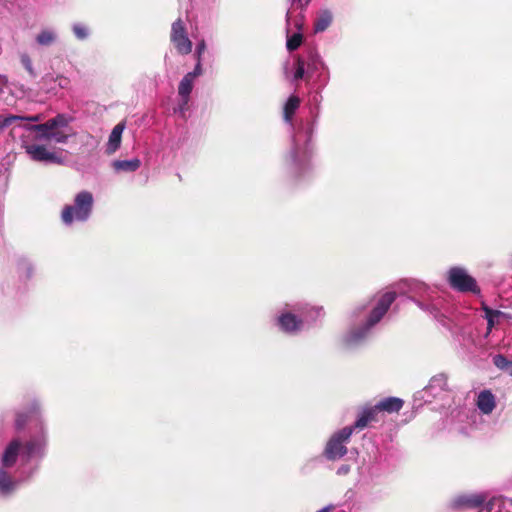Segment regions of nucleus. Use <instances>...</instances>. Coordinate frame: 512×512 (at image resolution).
Here are the masks:
<instances>
[{"label":"nucleus","instance_id":"f257e3e1","mask_svg":"<svg viewBox=\"0 0 512 512\" xmlns=\"http://www.w3.org/2000/svg\"><path fill=\"white\" fill-rule=\"evenodd\" d=\"M70 118L59 114L56 117L37 125H25L24 128L36 132V141H54L55 143H66L73 134L69 128Z\"/></svg>","mask_w":512,"mask_h":512},{"label":"nucleus","instance_id":"f03ea898","mask_svg":"<svg viewBox=\"0 0 512 512\" xmlns=\"http://www.w3.org/2000/svg\"><path fill=\"white\" fill-rule=\"evenodd\" d=\"M45 445L46 441L44 435H40L31 439L24 446L21 445L19 440H12L3 452L1 458V467H12L16 463L17 458L20 454L26 460L42 456L44 453Z\"/></svg>","mask_w":512,"mask_h":512},{"label":"nucleus","instance_id":"7ed1b4c3","mask_svg":"<svg viewBox=\"0 0 512 512\" xmlns=\"http://www.w3.org/2000/svg\"><path fill=\"white\" fill-rule=\"evenodd\" d=\"M395 299L396 293L392 291H388L381 295L365 325L357 331H351L347 336V342L349 344H355L362 340L367 335L368 331L382 319Z\"/></svg>","mask_w":512,"mask_h":512},{"label":"nucleus","instance_id":"20e7f679","mask_svg":"<svg viewBox=\"0 0 512 512\" xmlns=\"http://www.w3.org/2000/svg\"><path fill=\"white\" fill-rule=\"evenodd\" d=\"M93 195L88 191L79 192L74 199L73 205H67L62 211V220L70 225L74 221H86L92 211Z\"/></svg>","mask_w":512,"mask_h":512},{"label":"nucleus","instance_id":"39448f33","mask_svg":"<svg viewBox=\"0 0 512 512\" xmlns=\"http://www.w3.org/2000/svg\"><path fill=\"white\" fill-rule=\"evenodd\" d=\"M23 148L34 161L50 164H63L65 162L63 150H51L45 145L30 144L24 140Z\"/></svg>","mask_w":512,"mask_h":512},{"label":"nucleus","instance_id":"423d86ee","mask_svg":"<svg viewBox=\"0 0 512 512\" xmlns=\"http://www.w3.org/2000/svg\"><path fill=\"white\" fill-rule=\"evenodd\" d=\"M352 433L353 427H345L330 438L325 449L328 459L336 460L347 453L345 443L349 441Z\"/></svg>","mask_w":512,"mask_h":512},{"label":"nucleus","instance_id":"0eeeda50","mask_svg":"<svg viewBox=\"0 0 512 512\" xmlns=\"http://www.w3.org/2000/svg\"><path fill=\"white\" fill-rule=\"evenodd\" d=\"M301 319H298L294 314L287 312L283 313L278 318V325L280 328L288 333L296 332L302 329L304 321L309 320L308 314L311 312L315 313L316 317H320L322 315L321 308H311L309 311L306 308L299 309Z\"/></svg>","mask_w":512,"mask_h":512},{"label":"nucleus","instance_id":"6e6552de","mask_svg":"<svg viewBox=\"0 0 512 512\" xmlns=\"http://www.w3.org/2000/svg\"><path fill=\"white\" fill-rule=\"evenodd\" d=\"M411 291L417 295V298H412V300L418 305V307L436 317L439 311L440 302L432 298V289L424 283H415Z\"/></svg>","mask_w":512,"mask_h":512},{"label":"nucleus","instance_id":"1a4fd4ad","mask_svg":"<svg viewBox=\"0 0 512 512\" xmlns=\"http://www.w3.org/2000/svg\"><path fill=\"white\" fill-rule=\"evenodd\" d=\"M202 74V65L200 61L197 62L194 70L192 72H188L179 83L178 86V95L181 99V102L177 108V111L184 115L187 109L188 102L190 100V94L192 92L194 82L198 76Z\"/></svg>","mask_w":512,"mask_h":512},{"label":"nucleus","instance_id":"9d476101","mask_svg":"<svg viewBox=\"0 0 512 512\" xmlns=\"http://www.w3.org/2000/svg\"><path fill=\"white\" fill-rule=\"evenodd\" d=\"M311 133V127L307 126L304 132L299 131L293 136L291 159L294 164H300L308 157L310 153L309 142Z\"/></svg>","mask_w":512,"mask_h":512},{"label":"nucleus","instance_id":"9b49d317","mask_svg":"<svg viewBox=\"0 0 512 512\" xmlns=\"http://www.w3.org/2000/svg\"><path fill=\"white\" fill-rule=\"evenodd\" d=\"M449 283L450 285L459 291L466 292H478L477 284L474 278H472L466 270L454 267L449 271Z\"/></svg>","mask_w":512,"mask_h":512},{"label":"nucleus","instance_id":"f8f14e48","mask_svg":"<svg viewBox=\"0 0 512 512\" xmlns=\"http://www.w3.org/2000/svg\"><path fill=\"white\" fill-rule=\"evenodd\" d=\"M171 41L180 54H189L192 51V42L189 40L184 24L177 19L171 28Z\"/></svg>","mask_w":512,"mask_h":512},{"label":"nucleus","instance_id":"ddd939ff","mask_svg":"<svg viewBox=\"0 0 512 512\" xmlns=\"http://www.w3.org/2000/svg\"><path fill=\"white\" fill-rule=\"evenodd\" d=\"M476 406L482 414L489 415L496 407V397L490 390H482L478 393Z\"/></svg>","mask_w":512,"mask_h":512},{"label":"nucleus","instance_id":"4468645a","mask_svg":"<svg viewBox=\"0 0 512 512\" xmlns=\"http://www.w3.org/2000/svg\"><path fill=\"white\" fill-rule=\"evenodd\" d=\"M19 485V481L14 479L6 468L0 467V496H10Z\"/></svg>","mask_w":512,"mask_h":512},{"label":"nucleus","instance_id":"2eb2a0df","mask_svg":"<svg viewBox=\"0 0 512 512\" xmlns=\"http://www.w3.org/2000/svg\"><path fill=\"white\" fill-rule=\"evenodd\" d=\"M125 129V123H118L111 131L108 142L106 144V153L108 155L114 154L121 145L122 134Z\"/></svg>","mask_w":512,"mask_h":512},{"label":"nucleus","instance_id":"dca6fc26","mask_svg":"<svg viewBox=\"0 0 512 512\" xmlns=\"http://www.w3.org/2000/svg\"><path fill=\"white\" fill-rule=\"evenodd\" d=\"M485 502V497L480 494L462 495L455 498L453 505L455 507L477 508Z\"/></svg>","mask_w":512,"mask_h":512},{"label":"nucleus","instance_id":"f3484780","mask_svg":"<svg viewBox=\"0 0 512 512\" xmlns=\"http://www.w3.org/2000/svg\"><path fill=\"white\" fill-rule=\"evenodd\" d=\"M141 166V161L138 158L130 160H115L112 162V167L116 172H134Z\"/></svg>","mask_w":512,"mask_h":512},{"label":"nucleus","instance_id":"a211bd4d","mask_svg":"<svg viewBox=\"0 0 512 512\" xmlns=\"http://www.w3.org/2000/svg\"><path fill=\"white\" fill-rule=\"evenodd\" d=\"M403 406V400L397 397H388L377 403V408L380 411L389 413L398 412Z\"/></svg>","mask_w":512,"mask_h":512},{"label":"nucleus","instance_id":"6ab92c4d","mask_svg":"<svg viewBox=\"0 0 512 512\" xmlns=\"http://www.w3.org/2000/svg\"><path fill=\"white\" fill-rule=\"evenodd\" d=\"M378 411H380V410L377 408V404L372 408L363 410L361 415L359 416V418L356 420V422L353 426V429L354 428L362 429V428L366 427L370 421L375 419Z\"/></svg>","mask_w":512,"mask_h":512},{"label":"nucleus","instance_id":"aec40b11","mask_svg":"<svg viewBox=\"0 0 512 512\" xmlns=\"http://www.w3.org/2000/svg\"><path fill=\"white\" fill-rule=\"evenodd\" d=\"M307 74H312L324 68V63L321 60L318 53L314 50H310L307 55Z\"/></svg>","mask_w":512,"mask_h":512},{"label":"nucleus","instance_id":"412c9836","mask_svg":"<svg viewBox=\"0 0 512 512\" xmlns=\"http://www.w3.org/2000/svg\"><path fill=\"white\" fill-rule=\"evenodd\" d=\"M57 40V32L53 29H43L36 36V42L41 46H50Z\"/></svg>","mask_w":512,"mask_h":512},{"label":"nucleus","instance_id":"4be33fe9","mask_svg":"<svg viewBox=\"0 0 512 512\" xmlns=\"http://www.w3.org/2000/svg\"><path fill=\"white\" fill-rule=\"evenodd\" d=\"M300 105V99L292 95L287 100L285 106H284V120L291 124L292 123V116L295 113V111L298 109Z\"/></svg>","mask_w":512,"mask_h":512},{"label":"nucleus","instance_id":"5701e85b","mask_svg":"<svg viewBox=\"0 0 512 512\" xmlns=\"http://www.w3.org/2000/svg\"><path fill=\"white\" fill-rule=\"evenodd\" d=\"M295 27L298 29V31L293 33L292 35H287L286 46L289 51L296 50L302 43V34L300 32L302 28V23L300 21H296Z\"/></svg>","mask_w":512,"mask_h":512},{"label":"nucleus","instance_id":"b1692460","mask_svg":"<svg viewBox=\"0 0 512 512\" xmlns=\"http://www.w3.org/2000/svg\"><path fill=\"white\" fill-rule=\"evenodd\" d=\"M447 388V377L444 374H438L431 378L428 386L426 387L427 391L431 393H435L436 391H443Z\"/></svg>","mask_w":512,"mask_h":512},{"label":"nucleus","instance_id":"393cba45","mask_svg":"<svg viewBox=\"0 0 512 512\" xmlns=\"http://www.w3.org/2000/svg\"><path fill=\"white\" fill-rule=\"evenodd\" d=\"M332 22V14L325 10V11H322L316 21H315V24H314V30L315 32H322L324 30H326L329 25L331 24Z\"/></svg>","mask_w":512,"mask_h":512},{"label":"nucleus","instance_id":"a878e982","mask_svg":"<svg viewBox=\"0 0 512 512\" xmlns=\"http://www.w3.org/2000/svg\"><path fill=\"white\" fill-rule=\"evenodd\" d=\"M23 118V116L17 115H9V116H0V134L3 130L10 125H12L15 121H19Z\"/></svg>","mask_w":512,"mask_h":512},{"label":"nucleus","instance_id":"bb28decb","mask_svg":"<svg viewBox=\"0 0 512 512\" xmlns=\"http://www.w3.org/2000/svg\"><path fill=\"white\" fill-rule=\"evenodd\" d=\"M72 29H73V32H74L75 36L79 40H84V39H86L89 36V30H88V28L85 25H82L80 23H76V24L73 25Z\"/></svg>","mask_w":512,"mask_h":512},{"label":"nucleus","instance_id":"cd10ccee","mask_svg":"<svg viewBox=\"0 0 512 512\" xmlns=\"http://www.w3.org/2000/svg\"><path fill=\"white\" fill-rule=\"evenodd\" d=\"M305 65L306 63L302 58L297 59L293 80L297 81L304 77V75L307 73V70H305Z\"/></svg>","mask_w":512,"mask_h":512},{"label":"nucleus","instance_id":"c85d7f7f","mask_svg":"<svg viewBox=\"0 0 512 512\" xmlns=\"http://www.w3.org/2000/svg\"><path fill=\"white\" fill-rule=\"evenodd\" d=\"M20 61H21V64L24 66V68L26 69V71L29 73L30 76L32 77H35L36 76V73H35V70L33 68V64H32V60L31 58L29 57V55L27 54H22L20 56Z\"/></svg>","mask_w":512,"mask_h":512},{"label":"nucleus","instance_id":"c756f323","mask_svg":"<svg viewBox=\"0 0 512 512\" xmlns=\"http://www.w3.org/2000/svg\"><path fill=\"white\" fill-rule=\"evenodd\" d=\"M511 360H508L506 357H504L503 355H496L494 358H493V363L494 365L507 372V369H508V366H509V363H510Z\"/></svg>","mask_w":512,"mask_h":512},{"label":"nucleus","instance_id":"7c9ffc66","mask_svg":"<svg viewBox=\"0 0 512 512\" xmlns=\"http://www.w3.org/2000/svg\"><path fill=\"white\" fill-rule=\"evenodd\" d=\"M484 311L486 313V318L488 321V329L491 330V328L494 325V317L498 316L500 314L499 311H494L488 307H484Z\"/></svg>","mask_w":512,"mask_h":512},{"label":"nucleus","instance_id":"2f4dec72","mask_svg":"<svg viewBox=\"0 0 512 512\" xmlns=\"http://www.w3.org/2000/svg\"><path fill=\"white\" fill-rule=\"evenodd\" d=\"M205 49H206V44H205L204 40H202L197 44V47H196L197 62L198 61L201 62V56L204 53Z\"/></svg>","mask_w":512,"mask_h":512},{"label":"nucleus","instance_id":"473e14b6","mask_svg":"<svg viewBox=\"0 0 512 512\" xmlns=\"http://www.w3.org/2000/svg\"><path fill=\"white\" fill-rule=\"evenodd\" d=\"M42 120L41 115H33V116H23L21 121H28V122H39Z\"/></svg>","mask_w":512,"mask_h":512},{"label":"nucleus","instance_id":"72a5a7b5","mask_svg":"<svg viewBox=\"0 0 512 512\" xmlns=\"http://www.w3.org/2000/svg\"><path fill=\"white\" fill-rule=\"evenodd\" d=\"M348 471H349V467L348 466H342L341 468H339L338 474H345Z\"/></svg>","mask_w":512,"mask_h":512},{"label":"nucleus","instance_id":"f704fd0d","mask_svg":"<svg viewBox=\"0 0 512 512\" xmlns=\"http://www.w3.org/2000/svg\"><path fill=\"white\" fill-rule=\"evenodd\" d=\"M333 509V506L332 505H328L322 509H320L319 511L317 512H331V510Z\"/></svg>","mask_w":512,"mask_h":512},{"label":"nucleus","instance_id":"c9c22d12","mask_svg":"<svg viewBox=\"0 0 512 512\" xmlns=\"http://www.w3.org/2000/svg\"><path fill=\"white\" fill-rule=\"evenodd\" d=\"M292 3H298L301 6L307 5L309 0H306L305 3H303V0H290Z\"/></svg>","mask_w":512,"mask_h":512},{"label":"nucleus","instance_id":"e433bc0d","mask_svg":"<svg viewBox=\"0 0 512 512\" xmlns=\"http://www.w3.org/2000/svg\"><path fill=\"white\" fill-rule=\"evenodd\" d=\"M287 26H288L287 27V33H289V31H290V28H289L290 27V15H289V12L287 13Z\"/></svg>","mask_w":512,"mask_h":512},{"label":"nucleus","instance_id":"4c0bfd02","mask_svg":"<svg viewBox=\"0 0 512 512\" xmlns=\"http://www.w3.org/2000/svg\"><path fill=\"white\" fill-rule=\"evenodd\" d=\"M507 373L512 376V360L510 361L509 363V366H508V369H507Z\"/></svg>","mask_w":512,"mask_h":512},{"label":"nucleus","instance_id":"58836bf2","mask_svg":"<svg viewBox=\"0 0 512 512\" xmlns=\"http://www.w3.org/2000/svg\"><path fill=\"white\" fill-rule=\"evenodd\" d=\"M16 425H17V427H18V428H21V427H22V423L20 422V420H19V419L16 421Z\"/></svg>","mask_w":512,"mask_h":512},{"label":"nucleus","instance_id":"ea45409f","mask_svg":"<svg viewBox=\"0 0 512 512\" xmlns=\"http://www.w3.org/2000/svg\"><path fill=\"white\" fill-rule=\"evenodd\" d=\"M64 82L60 83V86L64 87L65 83H67V79H63Z\"/></svg>","mask_w":512,"mask_h":512},{"label":"nucleus","instance_id":"a19ab883","mask_svg":"<svg viewBox=\"0 0 512 512\" xmlns=\"http://www.w3.org/2000/svg\"><path fill=\"white\" fill-rule=\"evenodd\" d=\"M64 82L60 83V86L64 87L65 83H67V79H63Z\"/></svg>","mask_w":512,"mask_h":512},{"label":"nucleus","instance_id":"79ce46f5","mask_svg":"<svg viewBox=\"0 0 512 512\" xmlns=\"http://www.w3.org/2000/svg\"><path fill=\"white\" fill-rule=\"evenodd\" d=\"M64 82L60 83V86L64 87L65 83H67V79H63Z\"/></svg>","mask_w":512,"mask_h":512}]
</instances>
